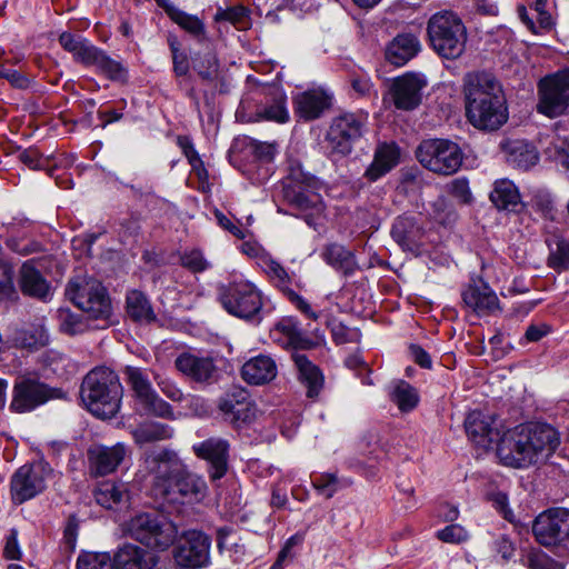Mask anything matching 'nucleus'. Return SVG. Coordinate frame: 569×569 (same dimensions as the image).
Here are the masks:
<instances>
[{
	"instance_id": "nucleus-7",
	"label": "nucleus",
	"mask_w": 569,
	"mask_h": 569,
	"mask_svg": "<svg viewBox=\"0 0 569 569\" xmlns=\"http://www.w3.org/2000/svg\"><path fill=\"white\" fill-rule=\"evenodd\" d=\"M66 296L91 319L108 321L112 315L107 289L92 277L76 276L70 279L66 287Z\"/></svg>"
},
{
	"instance_id": "nucleus-58",
	"label": "nucleus",
	"mask_w": 569,
	"mask_h": 569,
	"mask_svg": "<svg viewBox=\"0 0 569 569\" xmlns=\"http://www.w3.org/2000/svg\"><path fill=\"white\" fill-rule=\"evenodd\" d=\"M528 569H562L557 561L540 549H531L525 559Z\"/></svg>"
},
{
	"instance_id": "nucleus-1",
	"label": "nucleus",
	"mask_w": 569,
	"mask_h": 569,
	"mask_svg": "<svg viewBox=\"0 0 569 569\" xmlns=\"http://www.w3.org/2000/svg\"><path fill=\"white\" fill-rule=\"evenodd\" d=\"M559 443L558 432L550 425L529 422L502 435L497 445V456L502 465L522 469L548 459Z\"/></svg>"
},
{
	"instance_id": "nucleus-28",
	"label": "nucleus",
	"mask_w": 569,
	"mask_h": 569,
	"mask_svg": "<svg viewBox=\"0 0 569 569\" xmlns=\"http://www.w3.org/2000/svg\"><path fill=\"white\" fill-rule=\"evenodd\" d=\"M331 104V97L321 89H311L293 97L296 114L306 121L318 119Z\"/></svg>"
},
{
	"instance_id": "nucleus-13",
	"label": "nucleus",
	"mask_w": 569,
	"mask_h": 569,
	"mask_svg": "<svg viewBox=\"0 0 569 569\" xmlns=\"http://www.w3.org/2000/svg\"><path fill=\"white\" fill-rule=\"evenodd\" d=\"M52 469L44 460H37L19 467L10 479V495L14 505L33 499L47 488Z\"/></svg>"
},
{
	"instance_id": "nucleus-20",
	"label": "nucleus",
	"mask_w": 569,
	"mask_h": 569,
	"mask_svg": "<svg viewBox=\"0 0 569 569\" xmlns=\"http://www.w3.org/2000/svg\"><path fill=\"white\" fill-rule=\"evenodd\" d=\"M197 458L206 461L207 472L211 481L223 478L229 469L230 443L228 440L211 437L192 446Z\"/></svg>"
},
{
	"instance_id": "nucleus-52",
	"label": "nucleus",
	"mask_w": 569,
	"mask_h": 569,
	"mask_svg": "<svg viewBox=\"0 0 569 569\" xmlns=\"http://www.w3.org/2000/svg\"><path fill=\"white\" fill-rule=\"evenodd\" d=\"M328 328L330 329L332 340L337 345L356 342L360 338V332L358 330L350 329L336 318L328 321Z\"/></svg>"
},
{
	"instance_id": "nucleus-23",
	"label": "nucleus",
	"mask_w": 569,
	"mask_h": 569,
	"mask_svg": "<svg viewBox=\"0 0 569 569\" xmlns=\"http://www.w3.org/2000/svg\"><path fill=\"white\" fill-rule=\"evenodd\" d=\"M174 366L189 380L202 386L212 385L219 379V369L211 357L183 352L177 357Z\"/></svg>"
},
{
	"instance_id": "nucleus-48",
	"label": "nucleus",
	"mask_w": 569,
	"mask_h": 569,
	"mask_svg": "<svg viewBox=\"0 0 569 569\" xmlns=\"http://www.w3.org/2000/svg\"><path fill=\"white\" fill-rule=\"evenodd\" d=\"M126 489L123 485L116 482H103L94 491V498L97 503L103 508L111 509L114 505L120 503L124 496Z\"/></svg>"
},
{
	"instance_id": "nucleus-14",
	"label": "nucleus",
	"mask_w": 569,
	"mask_h": 569,
	"mask_svg": "<svg viewBox=\"0 0 569 569\" xmlns=\"http://www.w3.org/2000/svg\"><path fill=\"white\" fill-rule=\"evenodd\" d=\"M127 381L133 392L137 405L147 416L173 419L174 412L170 403L163 400L153 389L148 373L138 367L124 368Z\"/></svg>"
},
{
	"instance_id": "nucleus-25",
	"label": "nucleus",
	"mask_w": 569,
	"mask_h": 569,
	"mask_svg": "<svg viewBox=\"0 0 569 569\" xmlns=\"http://www.w3.org/2000/svg\"><path fill=\"white\" fill-rule=\"evenodd\" d=\"M127 453L128 448L122 442L110 447L103 445L90 447L87 452L90 473L96 477L112 473L124 460Z\"/></svg>"
},
{
	"instance_id": "nucleus-42",
	"label": "nucleus",
	"mask_w": 569,
	"mask_h": 569,
	"mask_svg": "<svg viewBox=\"0 0 569 569\" xmlns=\"http://www.w3.org/2000/svg\"><path fill=\"white\" fill-rule=\"evenodd\" d=\"M508 161L522 170H528L539 161L536 147L525 140H516L509 143Z\"/></svg>"
},
{
	"instance_id": "nucleus-43",
	"label": "nucleus",
	"mask_w": 569,
	"mask_h": 569,
	"mask_svg": "<svg viewBox=\"0 0 569 569\" xmlns=\"http://www.w3.org/2000/svg\"><path fill=\"white\" fill-rule=\"evenodd\" d=\"M549 248L547 264L555 271L561 272L569 269V240L559 236H552L546 240Z\"/></svg>"
},
{
	"instance_id": "nucleus-35",
	"label": "nucleus",
	"mask_w": 569,
	"mask_h": 569,
	"mask_svg": "<svg viewBox=\"0 0 569 569\" xmlns=\"http://www.w3.org/2000/svg\"><path fill=\"white\" fill-rule=\"evenodd\" d=\"M20 289L24 296L46 301L51 295V287L36 268L34 260H28L20 268Z\"/></svg>"
},
{
	"instance_id": "nucleus-46",
	"label": "nucleus",
	"mask_w": 569,
	"mask_h": 569,
	"mask_svg": "<svg viewBox=\"0 0 569 569\" xmlns=\"http://www.w3.org/2000/svg\"><path fill=\"white\" fill-rule=\"evenodd\" d=\"M390 398L402 412L411 411L419 402L417 389L405 380H400L396 383L390 393Z\"/></svg>"
},
{
	"instance_id": "nucleus-10",
	"label": "nucleus",
	"mask_w": 569,
	"mask_h": 569,
	"mask_svg": "<svg viewBox=\"0 0 569 569\" xmlns=\"http://www.w3.org/2000/svg\"><path fill=\"white\" fill-rule=\"evenodd\" d=\"M218 299L223 309L237 318L253 322L262 320V295L249 281H234L220 286Z\"/></svg>"
},
{
	"instance_id": "nucleus-51",
	"label": "nucleus",
	"mask_w": 569,
	"mask_h": 569,
	"mask_svg": "<svg viewBox=\"0 0 569 569\" xmlns=\"http://www.w3.org/2000/svg\"><path fill=\"white\" fill-rule=\"evenodd\" d=\"M27 223H28V220H26V219L19 220V221H16V219H13V221H11V222L2 223V228L6 229V232L8 236L7 239L4 240V243H6L7 248L10 249L14 253L19 254V253L28 252V250L21 249V247L23 246L24 234H22L21 238L17 237V233H19V231L21 229H23Z\"/></svg>"
},
{
	"instance_id": "nucleus-62",
	"label": "nucleus",
	"mask_w": 569,
	"mask_h": 569,
	"mask_svg": "<svg viewBox=\"0 0 569 569\" xmlns=\"http://www.w3.org/2000/svg\"><path fill=\"white\" fill-rule=\"evenodd\" d=\"M438 539L448 543H460L468 539L467 530L457 523H451L437 532Z\"/></svg>"
},
{
	"instance_id": "nucleus-53",
	"label": "nucleus",
	"mask_w": 569,
	"mask_h": 569,
	"mask_svg": "<svg viewBox=\"0 0 569 569\" xmlns=\"http://www.w3.org/2000/svg\"><path fill=\"white\" fill-rule=\"evenodd\" d=\"M77 569H113L108 552H87L78 558Z\"/></svg>"
},
{
	"instance_id": "nucleus-5",
	"label": "nucleus",
	"mask_w": 569,
	"mask_h": 569,
	"mask_svg": "<svg viewBox=\"0 0 569 569\" xmlns=\"http://www.w3.org/2000/svg\"><path fill=\"white\" fill-rule=\"evenodd\" d=\"M60 46L72 54L76 62L96 71L111 81L127 82L128 70L122 62L112 59L104 50L94 46L81 34L63 31L59 36Z\"/></svg>"
},
{
	"instance_id": "nucleus-31",
	"label": "nucleus",
	"mask_w": 569,
	"mask_h": 569,
	"mask_svg": "<svg viewBox=\"0 0 569 569\" xmlns=\"http://www.w3.org/2000/svg\"><path fill=\"white\" fill-rule=\"evenodd\" d=\"M400 160V149L393 142H383L378 144L375 150L373 160L366 169L363 177L375 182L389 173L398 166Z\"/></svg>"
},
{
	"instance_id": "nucleus-44",
	"label": "nucleus",
	"mask_w": 569,
	"mask_h": 569,
	"mask_svg": "<svg viewBox=\"0 0 569 569\" xmlns=\"http://www.w3.org/2000/svg\"><path fill=\"white\" fill-rule=\"evenodd\" d=\"M216 22H229L239 30H246L250 27V10L242 4L217 9L213 17Z\"/></svg>"
},
{
	"instance_id": "nucleus-34",
	"label": "nucleus",
	"mask_w": 569,
	"mask_h": 569,
	"mask_svg": "<svg viewBox=\"0 0 569 569\" xmlns=\"http://www.w3.org/2000/svg\"><path fill=\"white\" fill-rule=\"evenodd\" d=\"M420 51V41L412 33H400L396 36L386 47V60L396 66L402 67L415 58Z\"/></svg>"
},
{
	"instance_id": "nucleus-40",
	"label": "nucleus",
	"mask_w": 569,
	"mask_h": 569,
	"mask_svg": "<svg viewBox=\"0 0 569 569\" xmlns=\"http://www.w3.org/2000/svg\"><path fill=\"white\" fill-rule=\"evenodd\" d=\"M267 96L270 102H267L258 110V116L264 120L284 123L289 120V112L286 107L287 97L284 92L277 86L267 88Z\"/></svg>"
},
{
	"instance_id": "nucleus-59",
	"label": "nucleus",
	"mask_w": 569,
	"mask_h": 569,
	"mask_svg": "<svg viewBox=\"0 0 569 569\" xmlns=\"http://www.w3.org/2000/svg\"><path fill=\"white\" fill-rule=\"evenodd\" d=\"M447 190L462 204H468L472 201L469 181L466 178L453 179L447 184Z\"/></svg>"
},
{
	"instance_id": "nucleus-63",
	"label": "nucleus",
	"mask_w": 569,
	"mask_h": 569,
	"mask_svg": "<svg viewBox=\"0 0 569 569\" xmlns=\"http://www.w3.org/2000/svg\"><path fill=\"white\" fill-rule=\"evenodd\" d=\"M177 144L182 150V153L188 159L189 163L194 170H198L199 167L202 166V160L200 159L197 150L193 147V142L188 136H178Z\"/></svg>"
},
{
	"instance_id": "nucleus-45",
	"label": "nucleus",
	"mask_w": 569,
	"mask_h": 569,
	"mask_svg": "<svg viewBox=\"0 0 569 569\" xmlns=\"http://www.w3.org/2000/svg\"><path fill=\"white\" fill-rule=\"evenodd\" d=\"M167 43L171 52L172 72L176 78L181 79L190 73L191 61L188 54L182 50L181 42L173 33L167 36Z\"/></svg>"
},
{
	"instance_id": "nucleus-60",
	"label": "nucleus",
	"mask_w": 569,
	"mask_h": 569,
	"mask_svg": "<svg viewBox=\"0 0 569 569\" xmlns=\"http://www.w3.org/2000/svg\"><path fill=\"white\" fill-rule=\"evenodd\" d=\"M14 267L0 251V293L8 295L14 291Z\"/></svg>"
},
{
	"instance_id": "nucleus-41",
	"label": "nucleus",
	"mask_w": 569,
	"mask_h": 569,
	"mask_svg": "<svg viewBox=\"0 0 569 569\" xmlns=\"http://www.w3.org/2000/svg\"><path fill=\"white\" fill-rule=\"evenodd\" d=\"M173 433L172 427L157 421L141 423L131 431L134 442L139 446L171 439Z\"/></svg>"
},
{
	"instance_id": "nucleus-57",
	"label": "nucleus",
	"mask_w": 569,
	"mask_h": 569,
	"mask_svg": "<svg viewBox=\"0 0 569 569\" xmlns=\"http://www.w3.org/2000/svg\"><path fill=\"white\" fill-rule=\"evenodd\" d=\"M152 377L158 388L168 399L174 402H181L183 400L184 396L182 390L171 378L157 371H152Z\"/></svg>"
},
{
	"instance_id": "nucleus-38",
	"label": "nucleus",
	"mask_w": 569,
	"mask_h": 569,
	"mask_svg": "<svg viewBox=\"0 0 569 569\" xmlns=\"http://www.w3.org/2000/svg\"><path fill=\"white\" fill-rule=\"evenodd\" d=\"M191 67L203 82L213 83L220 77V61L214 50L194 52L191 56Z\"/></svg>"
},
{
	"instance_id": "nucleus-17",
	"label": "nucleus",
	"mask_w": 569,
	"mask_h": 569,
	"mask_svg": "<svg viewBox=\"0 0 569 569\" xmlns=\"http://www.w3.org/2000/svg\"><path fill=\"white\" fill-rule=\"evenodd\" d=\"M211 539L198 530L186 531L173 548V559L182 569H200L210 563Z\"/></svg>"
},
{
	"instance_id": "nucleus-24",
	"label": "nucleus",
	"mask_w": 569,
	"mask_h": 569,
	"mask_svg": "<svg viewBox=\"0 0 569 569\" xmlns=\"http://www.w3.org/2000/svg\"><path fill=\"white\" fill-rule=\"evenodd\" d=\"M461 298L465 306L478 316L491 315L500 309L496 292L481 277L470 278L461 291Z\"/></svg>"
},
{
	"instance_id": "nucleus-54",
	"label": "nucleus",
	"mask_w": 569,
	"mask_h": 569,
	"mask_svg": "<svg viewBox=\"0 0 569 569\" xmlns=\"http://www.w3.org/2000/svg\"><path fill=\"white\" fill-rule=\"evenodd\" d=\"M180 264L193 273L203 272L210 263L199 249L186 250L180 254Z\"/></svg>"
},
{
	"instance_id": "nucleus-19",
	"label": "nucleus",
	"mask_w": 569,
	"mask_h": 569,
	"mask_svg": "<svg viewBox=\"0 0 569 569\" xmlns=\"http://www.w3.org/2000/svg\"><path fill=\"white\" fill-rule=\"evenodd\" d=\"M218 409L223 419L240 428L256 418V406L249 392L240 387H232L218 400Z\"/></svg>"
},
{
	"instance_id": "nucleus-8",
	"label": "nucleus",
	"mask_w": 569,
	"mask_h": 569,
	"mask_svg": "<svg viewBox=\"0 0 569 569\" xmlns=\"http://www.w3.org/2000/svg\"><path fill=\"white\" fill-rule=\"evenodd\" d=\"M66 296L91 319L108 321L112 315L107 289L92 277L76 276L70 279L66 287Z\"/></svg>"
},
{
	"instance_id": "nucleus-49",
	"label": "nucleus",
	"mask_w": 569,
	"mask_h": 569,
	"mask_svg": "<svg viewBox=\"0 0 569 569\" xmlns=\"http://www.w3.org/2000/svg\"><path fill=\"white\" fill-rule=\"evenodd\" d=\"M262 268L271 281L283 292L290 290L291 278L287 270L274 259L267 256L261 259Z\"/></svg>"
},
{
	"instance_id": "nucleus-4",
	"label": "nucleus",
	"mask_w": 569,
	"mask_h": 569,
	"mask_svg": "<svg viewBox=\"0 0 569 569\" xmlns=\"http://www.w3.org/2000/svg\"><path fill=\"white\" fill-rule=\"evenodd\" d=\"M122 396L123 388L118 375L107 367L90 370L80 387V398L88 411L102 419L116 417Z\"/></svg>"
},
{
	"instance_id": "nucleus-64",
	"label": "nucleus",
	"mask_w": 569,
	"mask_h": 569,
	"mask_svg": "<svg viewBox=\"0 0 569 569\" xmlns=\"http://www.w3.org/2000/svg\"><path fill=\"white\" fill-rule=\"evenodd\" d=\"M18 159L32 170L44 169L47 160L40 154L36 148H28L18 154Z\"/></svg>"
},
{
	"instance_id": "nucleus-2",
	"label": "nucleus",
	"mask_w": 569,
	"mask_h": 569,
	"mask_svg": "<svg viewBox=\"0 0 569 569\" xmlns=\"http://www.w3.org/2000/svg\"><path fill=\"white\" fill-rule=\"evenodd\" d=\"M152 490L171 503L198 502L207 493L202 476L192 472L178 453L164 448L152 458Z\"/></svg>"
},
{
	"instance_id": "nucleus-47",
	"label": "nucleus",
	"mask_w": 569,
	"mask_h": 569,
	"mask_svg": "<svg viewBox=\"0 0 569 569\" xmlns=\"http://www.w3.org/2000/svg\"><path fill=\"white\" fill-rule=\"evenodd\" d=\"M170 19L196 40L203 41L207 39L206 26L199 17L178 9L173 11Z\"/></svg>"
},
{
	"instance_id": "nucleus-36",
	"label": "nucleus",
	"mask_w": 569,
	"mask_h": 569,
	"mask_svg": "<svg viewBox=\"0 0 569 569\" xmlns=\"http://www.w3.org/2000/svg\"><path fill=\"white\" fill-rule=\"evenodd\" d=\"M126 311L136 323L150 325L157 321V315L149 298L140 290H131L127 293Z\"/></svg>"
},
{
	"instance_id": "nucleus-61",
	"label": "nucleus",
	"mask_w": 569,
	"mask_h": 569,
	"mask_svg": "<svg viewBox=\"0 0 569 569\" xmlns=\"http://www.w3.org/2000/svg\"><path fill=\"white\" fill-rule=\"evenodd\" d=\"M492 551L500 556L503 562L510 561L516 552V546L507 535H499L492 541Z\"/></svg>"
},
{
	"instance_id": "nucleus-37",
	"label": "nucleus",
	"mask_w": 569,
	"mask_h": 569,
	"mask_svg": "<svg viewBox=\"0 0 569 569\" xmlns=\"http://www.w3.org/2000/svg\"><path fill=\"white\" fill-rule=\"evenodd\" d=\"M322 259L337 271L345 276L352 274L357 269L356 257L352 251L339 243L325 246L321 252Z\"/></svg>"
},
{
	"instance_id": "nucleus-26",
	"label": "nucleus",
	"mask_w": 569,
	"mask_h": 569,
	"mask_svg": "<svg viewBox=\"0 0 569 569\" xmlns=\"http://www.w3.org/2000/svg\"><path fill=\"white\" fill-rule=\"evenodd\" d=\"M274 341L286 348L297 350L312 349L316 343L307 337L300 327V322L293 317L281 318L271 330Z\"/></svg>"
},
{
	"instance_id": "nucleus-6",
	"label": "nucleus",
	"mask_w": 569,
	"mask_h": 569,
	"mask_svg": "<svg viewBox=\"0 0 569 569\" xmlns=\"http://www.w3.org/2000/svg\"><path fill=\"white\" fill-rule=\"evenodd\" d=\"M427 34L430 47L445 59L453 60L465 52L467 29L453 11L433 13L427 23Z\"/></svg>"
},
{
	"instance_id": "nucleus-3",
	"label": "nucleus",
	"mask_w": 569,
	"mask_h": 569,
	"mask_svg": "<svg viewBox=\"0 0 569 569\" xmlns=\"http://www.w3.org/2000/svg\"><path fill=\"white\" fill-rule=\"evenodd\" d=\"M463 96L466 117L476 129L495 131L507 122L506 98L501 84L492 74L467 73Z\"/></svg>"
},
{
	"instance_id": "nucleus-39",
	"label": "nucleus",
	"mask_w": 569,
	"mask_h": 569,
	"mask_svg": "<svg viewBox=\"0 0 569 569\" xmlns=\"http://www.w3.org/2000/svg\"><path fill=\"white\" fill-rule=\"evenodd\" d=\"M490 200L499 210L516 212L521 207L520 194L510 180H498L490 192Z\"/></svg>"
},
{
	"instance_id": "nucleus-27",
	"label": "nucleus",
	"mask_w": 569,
	"mask_h": 569,
	"mask_svg": "<svg viewBox=\"0 0 569 569\" xmlns=\"http://www.w3.org/2000/svg\"><path fill=\"white\" fill-rule=\"evenodd\" d=\"M113 569H153L158 559L148 550L133 545L123 543L118 547L111 558Z\"/></svg>"
},
{
	"instance_id": "nucleus-22",
	"label": "nucleus",
	"mask_w": 569,
	"mask_h": 569,
	"mask_svg": "<svg viewBox=\"0 0 569 569\" xmlns=\"http://www.w3.org/2000/svg\"><path fill=\"white\" fill-rule=\"evenodd\" d=\"M427 87V79L419 73L407 72L396 78L391 84V94L397 109L413 110L422 99V90Z\"/></svg>"
},
{
	"instance_id": "nucleus-9",
	"label": "nucleus",
	"mask_w": 569,
	"mask_h": 569,
	"mask_svg": "<svg viewBox=\"0 0 569 569\" xmlns=\"http://www.w3.org/2000/svg\"><path fill=\"white\" fill-rule=\"evenodd\" d=\"M127 535L148 548L167 550L178 537L177 526L163 515L142 512L131 518L126 527Z\"/></svg>"
},
{
	"instance_id": "nucleus-21",
	"label": "nucleus",
	"mask_w": 569,
	"mask_h": 569,
	"mask_svg": "<svg viewBox=\"0 0 569 569\" xmlns=\"http://www.w3.org/2000/svg\"><path fill=\"white\" fill-rule=\"evenodd\" d=\"M301 186H284L283 197L288 204L299 211L309 227L317 229L325 212L321 196Z\"/></svg>"
},
{
	"instance_id": "nucleus-50",
	"label": "nucleus",
	"mask_w": 569,
	"mask_h": 569,
	"mask_svg": "<svg viewBox=\"0 0 569 569\" xmlns=\"http://www.w3.org/2000/svg\"><path fill=\"white\" fill-rule=\"evenodd\" d=\"M60 330L67 335L74 336L86 329L80 315L73 313L69 308H59L57 311Z\"/></svg>"
},
{
	"instance_id": "nucleus-30",
	"label": "nucleus",
	"mask_w": 569,
	"mask_h": 569,
	"mask_svg": "<svg viewBox=\"0 0 569 569\" xmlns=\"http://www.w3.org/2000/svg\"><path fill=\"white\" fill-rule=\"evenodd\" d=\"M292 360L298 370L299 381L306 388V396L316 400L325 386V376L321 369L305 353H292Z\"/></svg>"
},
{
	"instance_id": "nucleus-11",
	"label": "nucleus",
	"mask_w": 569,
	"mask_h": 569,
	"mask_svg": "<svg viewBox=\"0 0 569 569\" xmlns=\"http://www.w3.org/2000/svg\"><path fill=\"white\" fill-rule=\"evenodd\" d=\"M419 163L427 170L441 176H451L462 166L463 151L449 139H427L416 150Z\"/></svg>"
},
{
	"instance_id": "nucleus-12",
	"label": "nucleus",
	"mask_w": 569,
	"mask_h": 569,
	"mask_svg": "<svg viewBox=\"0 0 569 569\" xmlns=\"http://www.w3.org/2000/svg\"><path fill=\"white\" fill-rule=\"evenodd\" d=\"M64 397L61 389L52 388L37 377L22 376L13 385L9 409L16 413L31 412L51 399Z\"/></svg>"
},
{
	"instance_id": "nucleus-29",
	"label": "nucleus",
	"mask_w": 569,
	"mask_h": 569,
	"mask_svg": "<svg viewBox=\"0 0 569 569\" xmlns=\"http://www.w3.org/2000/svg\"><path fill=\"white\" fill-rule=\"evenodd\" d=\"M425 236L423 229L417 219L411 216H399L391 228L392 239L403 249L416 252L421 247Z\"/></svg>"
},
{
	"instance_id": "nucleus-15",
	"label": "nucleus",
	"mask_w": 569,
	"mask_h": 569,
	"mask_svg": "<svg viewBox=\"0 0 569 569\" xmlns=\"http://www.w3.org/2000/svg\"><path fill=\"white\" fill-rule=\"evenodd\" d=\"M537 110L549 118L563 114L569 108V69L546 76L538 83Z\"/></svg>"
},
{
	"instance_id": "nucleus-56",
	"label": "nucleus",
	"mask_w": 569,
	"mask_h": 569,
	"mask_svg": "<svg viewBox=\"0 0 569 569\" xmlns=\"http://www.w3.org/2000/svg\"><path fill=\"white\" fill-rule=\"evenodd\" d=\"M288 171V180L290 182L287 186H301L306 188H313L316 186V178L311 173L306 172L299 161L291 160Z\"/></svg>"
},
{
	"instance_id": "nucleus-55",
	"label": "nucleus",
	"mask_w": 569,
	"mask_h": 569,
	"mask_svg": "<svg viewBox=\"0 0 569 569\" xmlns=\"http://www.w3.org/2000/svg\"><path fill=\"white\" fill-rule=\"evenodd\" d=\"M312 486L318 493L330 499L340 489L341 483H339L336 473H320L312 477Z\"/></svg>"
},
{
	"instance_id": "nucleus-18",
	"label": "nucleus",
	"mask_w": 569,
	"mask_h": 569,
	"mask_svg": "<svg viewBox=\"0 0 569 569\" xmlns=\"http://www.w3.org/2000/svg\"><path fill=\"white\" fill-rule=\"evenodd\" d=\"M367 117L357 113H345L333 119L326 136L331 153L347 156L352 143L362 136Z\"/></svg>"
},
{
	"instance_id": "nucleus-32",
	"label": "nucleus",
	"mask_w": 569,
	"mask_h": 569,
	"mask_svg": "<svg viewBox=\"0 0 569 569\" xmlns=\"http://www.w3.org/2000/svg\"><path fill=\"white\" fill-rule=\"evenodd\" d=\"M493 419L480 411L470 412L465 420V429L472 442L488 448L499 437V431L492 426Z\"/></svg>"
},
{
	"instance_id": "nucleus-16",
	"label": "nucleus",
	"mask_w": 569,
	"mask_h": 569,
	"mask_svg": "<svg viewBox=\"0 0 569 569\" xmlns=\"http://www.w3.org/2000/svg\"><path fill=\"white\" fill-rule=\"evenodd\" d=\"M532 533L546 548L566 547L569 542V510L551 508L536 517Z\"/></svg>"
},
{
	"instance_id": "nucleus-33",
	"label": "nucleus",
	"mask_w": 569,
	"mask_h": 569,
	"mask_svg": "<svg viewBox=\"0 0 569 569\" xmlns=\"http://www.w3.org/2000/svg\"><path fill=\"white\" fill-rule=\"evenodd\" d=\"M278 373L276 361L267 355H258L246 361L241 368L242 379L252 386H262L272 381Z\"/></svg>"
}]
</instances>
